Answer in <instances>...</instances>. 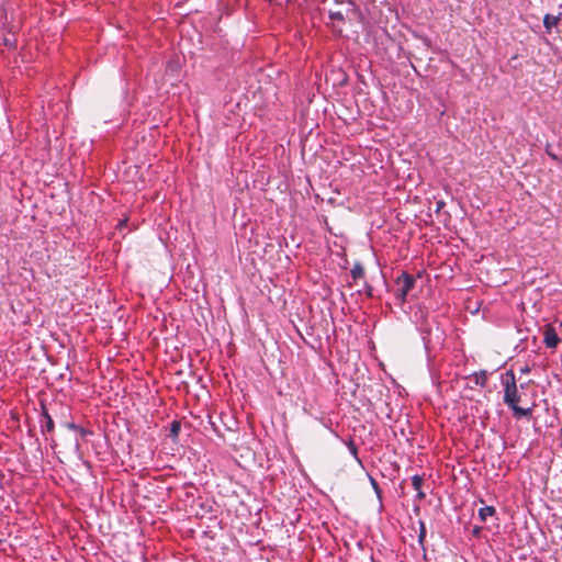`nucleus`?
<instances>
[{
  "label": "nucleus",
  "instance_id": "1",
  "mask_svg": "<svg viewBox=\"0 0 562 562\" xmlns=\"http://www.w3.org/2000/svg\"><path fill=\"white\" fill-rule=\"evenodd\" d=\"M502 383L504 385V397L503 401L507 406H513V404H518L520 401V395L518 392V387L516 384V376L513 370H508L502 376Z\"/></svg>",
  "mask_w": 562,
  "mask_h": 562
},
{
  "label": "nucleus",
  "instance_id": "2",
  "mask_svg": "<svg viewBox=\"0 0 562 562\" xmlns=\"http://www.w3.org/2000/svg\"><path fill=\"white\" fill-rule=\"evenodd\" d=\"M395 283L398 285L395 296L401 303H404L406 301L407 294L414 288V285L416 283V279L414 276L403 271L396 278Z\"/></svg>",
  "mask_w": 562,
  "mask_h": 562
},
{
  "label": "nucleus",
  "instance_id": "3",
  "mask_svg": "<svg viewBox=\"0 0 562 562\" xmlns=\"http://www.w3.org/2000/svg\"><path fill=\"white\" fill-rule=\"evenodd\" d=\"M41 407H42V413L40 415V420H38L40 427H41V432L43 436H45V439L48 440V437L46 435L54 431L55 423H54L50 414L48 413L47 408L45 407V405L42 404Z\"/></svg>",
  "mask_w": 562,
  "mask_h": 562
},
{
  "label": "nucleus",
  "instance_id": "4",
  "mask_svg": "<svg viewBox=\"0 0 562 562\" xmlns=\"http://www.w3.org/2000/svg\"><path fill=\"white\" fill-rule=\"evenodd\" d=\"M543 336H544V344H546L547 348H551V349L557 348V346L560 342V338H559L553 326L546 325Z\"/></svg>",
  "mask_w": 562,
  "mask_h": 562
},
{
  "label": "nucleus",
  "instance_id": "5",
  "mask_svg": "<svg viewBox=\"0 0 562 562\" xmlns=\"http://www.w3.org/2000/svg\"><path fill=\"white\" fill-rule=\"evenodd\" d=\"M560 15L546 14L543 18V26L548 33H551L552 27L557 26L560 22Z\"/></svg>",
  "mask_w": 562,
  "mask_h": 562
},
{
  "label": "nucleus",
  "instance_id": "6",
  "mask_svg": "<svg viewBox=\"0 0 562 562\" xmlns=\"http://www.w3.org/2000/svg\"><path fill=\"white\" fill-rule=\"evenodd\" d=\"M351 278L353 281H358L364 278V268L361 262H355L352 269L350 270Z\"/></svg>",
  "mask_w": 562,
  "mask_h": 562
},
{
  "label": "nucleus",
  "instance_id": "7",
  "mask_svg": "<svg viewBox=\"0 0 562 562\" xmlns=\"http://www.w3.org/2000/svg\"><path fill=\"white\" fill-rule=\"evenodd\" d=\"M473 382L475 385L484 387L487 383V372L485 370H481L479 372H474L472 374Z\"/></svg>",
  "mask_w": 562,
  "mask_h": 562
},
{
  "label": "nucleus",
  "instance_id": "8",
  "mask_svg": "<svg viewBox=\"0 0 562 562\" xmlns=\"http://www.w3.org/2000/svg\"><path fill=\"white\" fill-rule=\"evenodd\" d=\"M508 407L512 409V412L516 418L527 417V416L531 415V412H532L531 408H522V407L518 406V404H513V406H508Z\"/></svg>",
  "mask_w": 562,
  "mask_h": 562
},
{
  "label": "nucleus",
  "instance_id": "9",
  "mask_svg": "<svg viewBox=\"0 0 562 562\" xmlns=\"http://www.w3.org/2000/svg\"><path fill=\"white\" fill-rule=\"evenodd\" d=\"M496 509L493 506H484L479 509V518L486 521L487 517L495 515Z\"/></svg>",
  "mask_w": 562,
  "mask_h": 562
},
{
  "label": "nucleus",
  "instance_id": "10",
  "mask_svg": "<svg viewBox=\"0 0 562 562\" xmlns=\"http://www.w3.org/2000/svg\"><path fill=\"white\" fill-rule=\"evenodd\" d=\"M418 525H419L418 543L425 550L426 526L423 520H419Z\"/></svg>",
  "mask_w": 562,
  "mask_h": 562
},
{
  "label": "nucleus",
  "instance_id": "11",
  "mask_svg": "<svg viewBox=\"0 0 562 562\" xmlns=\"http://www.w3.org/2000/svg\"><path fill=\"white\" fill-rule=\"evenodd\" d=\"M181 429V423L179 420H173L170 425V434L169 437L172 439H177Z\"/></svg>",
  "mask_w": 562,
  "mask_h": 562
},
{
  "label": "nucleus",
  "instance_id": "12",
  "mask_svg": "<svg viewBox=\"0 0 562 562\" xmlns=\"http://www.w3.org/2000/svg\"><path fill=\"white\" fill-rule=\"evenodd\" d=\"M422 333H423V341H424V345H425V348L428 349L429 348V344H430V331L429 329L425 328L424 326H422Z\"/></svg>",
  "mask_w": 562,
  "mask_h": 562
},
{
  "label": "nucleus",
  "instance_id": "13",
  "mask_svg": "<svg viewBox=\"0 0 562 562\" xmlns=\"http://www.w3.org/2000/svg\"><path fill=\"white\" fill-rule=\"evenodd\" d=\"M65 426L70 430L79 431L82 436L87 434V430L85 428L76 425L75 423H66Z\"/></svg>",
  "mask_w": 562,
  "mask_h": 562
},
{
  "label": "nucleus",
  "instance_id": "14",
  "mask_svg": "<svg viewBox=\"0 0 562 562\" xmlns=\"http://www.w3.org/2000/svg\"><path fill=\"white\" fill-rule=\"evenodd\" d=\"M329 19L333 21H344L345 16L340 11H329Z\"/></svg>",
  "mask_w": 562,
  "mask_h": 562
},
{
  "label": "nucleus",
  "instance_id": "15",
  "mask_svg": "<svg viewBox=\"0 0 562 562\" xmlns=\"http://www.w3.org/2000/svg\"><path fill=\"white\" fill-rule=\"evenodd\" d=\"M423 484V479L419 475H414L412 477V485L414 490L419 491Z\"/></svg>",
  "mask_w": 562,
  "mask_h": 562
},
{
  "label": "nucleus",
  "instance_id": "16",
  "mask_svg": "<svg viewBox=\"0 0 562 562\" xmlns=\"http://www.w3.org/2000/svg\"><path fill=\"white\" fill-rule=\"evenodd\" d=\"M364 292L367 296L372 297L373 296V286L370 285L368 282H364Z\"/></svg>",
  "mask_w": 562,
  "mask_h": 562
},
{
  "label": "nucleus",
  "instance_id": "17",
  "mask_svg": "<svg viewBox=\"0 0 562 562\" xmlns=\"http://www.w3.org/2000/svg\"><path fill=\"white\" fill-rule=\"evenodd\" d=\"M348 448H349V451H350L355 457H357V451H358V450H357L356 445H355L352 441H350V442H349Z\"/></svg>",
  "mask_w": 562,
  "mask_h": 562
},
{
  "label": "nucleus",
  "instance_id": "18",
  "mask_svg": "<svg viewBox=\"0 0 562 562\" xmlns=\"http://www.w3.org/2000/svg\"><path fill=\"white\" fill-rule=\"evenodd\" d=\"M481 530H482V528H481V527L475 526V527L473 528V535H474V536H479V535L481 533Z\"/></svg>",
  "mask_w": 562,
  "mask_h": 562
},
{
  "label": "nucleus",
  "instance_id": "19",
  "mask_svg": "<svg viewBox=\"0 0 562 562\" xmlns=\"http://www.w3.org/2000/svg\"><path fill=\"white\" fill-rule=\"evenodd\" d=\"M371 483H372V486H373V488L375 490V492H376V493H379V492H380V490H379V485H378V483H376L373 479H371Z\"/></svg>",
  "mask_w": 562,
  "mask_h": 562
},
{
  "label": "nucleus",
  "instance_id": "20",
  "mask_svg": "<svg viewBox=\"0 0 562 562\" xmlns=\"http://www.w3.org/2000/svg\"><path fill=\"white\" fill-rule=\"evenodd\" d=\"M529 371H530V369L528 366H525L524 368L520 369L521 373H528Z\"/></svg>",
  "mask_w": 562,
  "mask_h": 562
},
{
  "label": "nucleus",
  "instance_id": "21",
  "mask_svg": "<svg viewBox=\"0 0 562 562\" xmlns=\"http://www.w3.org/2000/svg\"><path fill=\"white\" fill-rule=\"evenodd\" d=\"M417 497L418 498H424L425 497V493H423L420 490L418 491V494H417Z\"/></svg>",
  "mask_w": 562,
  "mask_h": 562
},
{
  "label": "nucleus",
  "instance_id": "22",
  "mask_svg": "<svg viewBox=\"0 0 562 562\" xmlns=\"http://www.w3.org/2000/svg\"><path fill=\"white\" fill-rule=\"evenodd\" d=\"M56 443H55V439H52V443L50 446L54 447Z\"/></svg>",
  "mask_w": 562,
  "mask_h": 562
}]
</instances>
